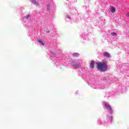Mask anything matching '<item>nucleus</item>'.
Listing matches in <instances>:
<instances>
[{"instance_id": "obj_9", "label": "nucleus", "mask_w": 129, "mask_h": 129, "mask_svg": "<svg viewBox=\"0 0 129 129\" xmlns=\"http://www.w3.org/2000/svg\"><path fill=\"white\" fill-rule=\"evenodd\" d=\"M110 118H111V121H112V116H110Z\"/></svg>"}, {"instance_id": "obj_10", "label": "nucleus", "mask_w": 129, "mask_h": 129, "mask_svg": "<svg viewBox=\"0 0 129 129\" xmlns=\"http://www.w3.org/2000/svg\"><path fill=\"white\" fill-rule=\"evenodd\" d=\"M47 9L49 10V9H50V6H47Z\"/></svg>"}, {"instance_id": "obj_5", "label": "nucleus", "mask_w": 129, "mask_h": 129, "mask_svg": "<svg viewBox=\"0 0 129 129\" xmlns=\"http://www.w3.org/2000/svg\"><path fill=\"white\" fill-rule=\"evenodd\" d=\"M110 11L112 14L115 12V8L112 7L110 9Z\"/></svg>"}, {"instance_id": "obj_2", "label": "nucleus", "mask_w": 129, "mask_h": 129, "mask_svg": "<svg viewBox=\"0 0 129 129\" xmlns=\"http://www.w3.org/2000/svg\"><path fill=\"white\" fill-rule=\"evenodd\" d=\"M94 64H95L94 61L91 60L90 61V66H89L90 69H93V68H94Z\"/></svg>"}, {"instance_id": "obj_4", "label": "nucleus", "mask_w": 129, "mask_h": 129, "mask_svg": "<svg viewBox=\"0 0 129 129\" xmlns=\"http://www.w3.org/2000/svg\"><path fill=\"white\" fill-rule=\"evenodd\" d=\"M104 56L107 57V58H110V55H109V53L108 52H105L104 54Z\"/></svg>"}, {"instance_id": "obj_6", "label": "nucleus", "mask_w": 129, "mask_h": 129, "mask_svg": "<svg viewBox=\"0 0 129 129\" xmlns=\"http://www.w3.org/2000/svg\"><path fill=\"white\" fill-rule=\"evenodd\" d=\"M79 56V54L78 53H75L73 54L74 57H78Z\"/></svg>"}, {"instance_id": "obj_12", "label": "nucleus", "mask_w": 129, "mask_h": 129, "mask_svg": "<svg viewBox=\"0 0 129 129\" xmlns=\"http://www.w3.org/2000/svg\"><path fill=\"white\" fill-rule=\"evenodd\" d=\"M127 17H129V14H128V15H127Z\"/></svg>"}, {"instance_id": "obj_8", "label": "nucleus", "mask_w": 129, "mask_h": 129, "mask_svg": "<svg viewBox=\"0 0 129 129\" xmlns=\"http://www.w3.org/2000/svg\"><path fill=\"white\" fill-rule=\"evenodd\" d=\"M28 18H30V15H27V16H25V19H28Z\"/></svg>"}, {"instance_id": "obj_11", "label": "nucleus", "mask_w": 129, "mask_h": 129, "mask_svg": "<svg viewBox=\"0 0 129 129\" xmlns=\"http://www.w3.org/2000/svg\"><path fill=\"white\" fill-rule=\"evenodd\" d=\"M113 35H115V33H113Z\"/></svg>"}, {"instance_id": "obj_1", "label": "nucleus", "mask_w": 129, "mask_h": 129, "mask_svg": "<svg viewBox=\"0 0 129 129\" xmlns=\"http://www.w3.org/2000/svg\"><path fill=\"white\" fill-rule=\"evenodd\" d=\"M97 68L98 70L104 72L107 70V62L106 60L101 62H97Z\"/></svg>"}, {"instance_id": "obj_7", "label": "nucleus", "mask_w": 129, "mask_h": 129, "mask_svg": "<svg viewBox=\"0 0 129 129\" xmlns=\"http://www.w3.org/2000/svg\"><path fill=\"white\" fill-rule=\"evenodd\" d=\"M39 43H40V44H42V45H43V46H44V42L42 41L41 40H38Z\"/></svg>"}, {"instance_id": "obj_3", "label": "nucleus", "mask_w": 129, "mask_h": 129, "mask_svg": "<svg viewBox=\"0 0 129 129\" xmlns=\"http://www.w3.org/2000/svg\"><path fill=\"white\" fill-rule=\"evenodd\" d=\"M104 105L106 107V108H107V109L109 110V111H111V107H110V106H109V105L107 104V103H105Z\"/></svg>"}]
</instances>
